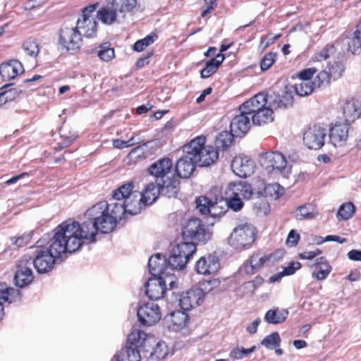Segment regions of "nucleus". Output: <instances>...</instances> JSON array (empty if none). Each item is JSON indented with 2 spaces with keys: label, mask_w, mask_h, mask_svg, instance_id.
Masks as SVG:
<instances>
[{
  "label": "nucleus",
  "mask_w": 361,
  "mask_h": 361,
  "mask_svg": "<svg viewBox=\"0 0 361 361\" xmlns=\"http://www.w3.org/2000/svg\"><path fill=\"white\" fill-rule=\"evenodd\" d=\"M184 152L193 155L195 162L201 167L209 166L219 159L218 150L212 145H206V137L204 135L197 136L185 145Z\"/></svg>",
  "instance_id": "obj_4"
},
{
  "label": "nucleus",
  "mask_w": 361,
  "mask_h": 361,
  "mask_svg": "<svg viewBox=\"0 0 361 361\" xmlns=\"http://www.w3.org/2000/svg\"><path fill=\"white\" fill-rule=\"evenodd\" d=\"M226 195H233L242 200H250L253 195L252 185L244 181L231 183L228 185Z\"/></svg>",
  "instance_id": "obj_25"
},
{
  "label": "nucleus",
  "mask_w": 361,
  "mask_h": 361,
  "mask_svg": "<svg viewBox=\"0 0 361 361\" xmlns=\"http://www.w3.org/2000/svg\"><path fill=\"white\" fill-rule=\"evenodd\" d=\"M196 250L197 247L193 243L183 241L176 244L167 259L169 267L176 270L184 269Z\"/></svg>",
  "instance_id": "obj_8"
},
{
  "label": "nucleus",
  "mask_w": 361,
  "mask_h": 361,
  "mask_svg": "<svg viewBox=\"0 0 361 361\" xmlns=\"http://www.w3.org/2000/svg\"><path fill=\"white\" fill-rule=\"evenodd\" d=\"M315 266L319 269L312 273V277L319 281L324 280L332 271V267L325 257H320L316 259Z\"/></svg>",
  "instance_id": "obj_30"
},
{
  "label": "nucleus",
  "mask_w": 361,
  "mask_h": 361,
  "mask_svg": "<svg viewBox=\"0 0 361 361\" xmlns=\"http://www.w3.org/2000/svg\"><path fill=\"white\" fill-rule=\"evenodd\" d=\"M300 235L295 230L292 229L290 231L287 239L286 245L288 246L294 247L296 246L299 242Z\"/></svg>",
  "instance_id": "obj_64"
},
{
  "label": "nucleus",
  "mask_w": 361,
  "mask_h": 361,
  "mask_svg": "<svg viewBox=\"0 0 361 361\" xmlns=\"http://www.w3.org/2000/svg\"><path fill=\"white\" fill-rule=\"evenodd\" d=\"M157 39V34L152 32L147 35L145 37L137 40L133 46V49L135 51L141 52L144 51L147 47L152 44Z\"/></svg>",
  "instance_id": "obj_43"
},
{
  "label": "nucleus",
  "mask_w": 361,
  "mask_h": 361,
  "mask_svg": "<svg viewBox=\"0 0 361 361\" xmlns=\"http://www.w3.org/2000/svg\"><path fill=\"white\" fill-rule=\"evenodd\" d=\"M167 259L161 254H156L151 256L148 261L149 271L153 277H161L166 276H174L166 272Z\"/></svg>",
  "instance_id": "obj_24"
},
{
  "label": "nucleus",
  "mask_w": 361,
  "mask_h": 361,
  "mask_svg": "<svg viewBox=\"0 0 361 361\" xmlns=\"http://www.w3.org/2000/svg\"><path fill=\"white\" fill-rule=\"evenodd\" d=\"M331 79H332V78L331 77L328 71H322L317 74L313 82H314L315 86L319 87L322 86L329 85L330 83Z\"/></svg>",
  "instance_id": "obj_57"
},
{
  "label": "nucleus",
  "mask_w": 361,
  "mask_h": 361,
  "mask_svg": "<svg viewBox=\"0 0 361 361\" xmlns=\"http://www.w3.org/2000/svg\"><path fill=\"white\" fill-rule=\"evenodd\" d=\"M344 122H353L361 116V106L359 102L353 98L346 99L342 104Z\"/></svg>",
  "instance_id": "obj_26"
},
{
  "label": "nucleus",
  "mask_w": 361,
  "mask_h": 361,
  "mask_svg": "<svg viewBox=\"0 0 361 361\" xmlns=\"http://www.w3.org/2000/svg\"><path fill=\"white\" fill-rule=\"evenodd\" d=\"M99 7V3L95 2L82 8L81 17L78 19L75 25L82 36L87 38H94L97 36L98 23L94 17V14Z\"/></svg>",
  "instance_id": "obj_6"
},
{
  "label": "nucleus",
  "mask_w": 361,
  "mask_h": 361,
  "mask_svg": "<svg viewBox=\"0 0 361 361\" xmlns=\"http://www.w3.org/2000/svg\"><path fill=\"white\" fill-rule=\"evenodd\" d=\"M355 212L353 203L349 202L342 204L337 212L336 217L338 221H345L353 217Z\"/></svg>",
  "instance_id": "obj_44"
},
{
  "label": "nucleus",
  "mask_w": 361,
  "mask_h": 361,
  "mask_svg": "<svg viewBox=\"0 0 361 361\" xmlns=\"http://www.w3.org/2000/svg\"><path fill=\"white\" fill-rule=\"evenodd\" d=\"M169 319L174 331H178L184 328L188 322L190 317L188 314L181 310L173 311L169 314Z\"/></svg>",
  "instance_id": "obj_31"
},
{
  "label": "nucleus",
  "mask_w": 361,
  "mask_h": 361,
  "mask_svg": "<svg viewBox=\"0 0 361 361\" xmlns=\"http://www.w3.org/2000/svg\"><path fill=\"white\" fill-rule=\"evenodd\" d=\"M182 237L184 242L193 243L195 246L198 243H205L210 234L202 221L198 218L188 219L182 228Z\"/></svg>",
  "instance_id": "obj_7"
},
{
  "label": "nucleus",
  "mask_w": 361,
  "mask_h": 361,
  "mask_svg": "<svg viewBox=\"0 0 361 361\" xmlns=\"http://www.w3.org/2000/svg\"><path fill=\"white\" fill-rule=\"evenodd\" d=\"M276 54L274 52L267 53L260 61V68L262 71L269 70L276 60Z\"/></svg>",
  "instance_id": "obj_55"
},
{
  "label": "nucleus",
  "mask_w": 361,
  "mask_h": 361,
  "mask_svg": "<svg viewBox=\"0 0 361 361\" xmlns=\"http://www.w3.org/2000/svg\"><path fill=\"white\" fill-rule=\"evenodd\" d=\"M255 164L248 156L239 154L232 160L231 169L240 178H247L254 173Z\"/></svg>",
  "instance_id": "obj_16"
},
{
  "label": "nucleus",
  "mask_w": 361,
  "mask_h": 361,
  "mask_svg": "<svg viewBox=\"0 0 361 361\" xmlns=\"http://www.w3.org/2000/svg\"><path fill=\"white\" fill-rule=\"evenodd\" d=\"M113 146L117 149H123L130 147L136 144L134 142V137H130L128 140L124 141L121 139H114L112 141Z\"/></svg>",
  "instance_id": "obj_60"
},
{
  "label": "nucleus",
  "mask_w": 361,
  "mask_h": 361,
  "mask_svg": "<svg viewBox=\"0 0 361 361\" xmlns=\"http://www.w3.org/2000/svg\"><path fill=\"white\" fill-rule=\"evenodd\" d=\"M272 109L266 105L252 116V122L258 126L271 122L274 119Z\"/></svg>",
  "instance_id": "obj_33"
},
{
  "label": "nucleus",
  "mask_w": 361,
  "mask_h": 361,
  "mask_svg": "<svg viewBox=\"0 0 361 361\" xmlns=\"http://www.w3.org/2000/svg\"><path fill=\"white\" fill-rule=\"evenodd\" d=\"M110 4L121 14L132 13L137 6V0H109Z\"/></svg>",
  "instance_id": "obj_34"
},
{
  "label": "nucleus",
  "mask_w": 361,
  "mask_h": 361,
  "mask_svg": "<svg viewBox=\"0 0 361 361\" xmlns=\"http://www.w3.org/2000/svg\"><path fill=\"white\" fill-rule=\"evenodd\" d=\"M233 133L228 131H223L220 133L215 140V148L216 149L226 150L233 142Z\"/></svg>",
  "instance_id": "obj_36"
},
{
  "label": "nucleus",
  "mask_w": 361,
  "mask_h": 361,
  "mask_svg": "<svg viewBox=\"0 0 361 361\" xmlns=\"http://www.w3.org/2000/svg\"><path fill=\"white\" fill-rule=\"evenodd\" d=\"M118 361H140L141 357L137 348L126 346L117 355Z\"/></svg>",
  "instance_id": "obj_39"
},
{
  "label": "nucleus",
  "mask_w": 361,
  "mask_h": 361,
  "mask_svg": "<svg viewBox=\"0 0 361 361\" xmlns=\"http://www.w3.org/2000/svg\"><path fill=\"white\" fill-rule=\"evenodd\" d=\"M96 238L82 224L68 219L59 224L47 236L37 242L35 257L32 265L39 274L50 272L54 267L56 259L66 252L73 253L86 243H94Z\"/></svg>",
  "instance_id": "obj_1"
},
{
  "label": "nucleus",
  "mask_w": 361,
  "mask_h": 361,
  "mask_svg": "<svg viewBox=\"0 0 361 361\" xmlns=\"http://www.w3.org/2000/svg\"><path fill=\"white\" fill-rule=\"evenodd\" d=\"M219 257L209 254L202 257L195 264L196 271L202 275H210L216 273L220 269Z\"/></svg>",
  "instance_id": "obj_20"
},
{
  "label": "nucleus",
  "mask_w": 361,
  "mask_h": 361,
  "mask_svg": "<svg viewBox=\"0 0 361 361\" xmlns=\"http://www.w3.org/2000/svg\"><path fill=\"white\" fill-rule=\"evenodd\" d=\"M350 124L349 123L337 122L330 129L329 138L331 142L336 147H341L346 145Z\"/></svg>",
  "instance_id": "obj_18"
},
{
  "label": "nucleus",
  "mask_w": 361,
  "mask_h": 361,
  "mask_svg": "<svg viewBox=\"0 0 361 361\" xmlns=\"http://www.w3.org/2000/svg\"><path fill=\"white\" fill-rule=\"evenodd\" d=\"M97 49V56L102 61L109 62L115 58V50L110 42L102 43L99 45Z\"/></svg>",
  "instance_id": "obj_37"
},
{
  "label": "nucleus",
  "mask_w": 361,
  "mask_h": 361,
  "mask_svg": "<svg viewBox=\"0 0 361 361\" xmlns=\"http://www.w3.org/2000/svg\"><path fill=\"white\" fill-rule=\"evenodd\" d=\"M281 37V34L272 35L271 34L262 37L261 44H263L264 48L266 49L268 47L272 45L275 42Z\"/></svg>",
  "instance_id": "obj_63"
},
{
  "label": "nucleus",
  "mask_w": 361,
  "mask_h": 361,
  "mask_svg": "<svg viewBox=\"0 0 361 361\" xmlns=\"http://www.w3.org/2000/svg\"><path fill=\"white\" fill-rule=\"evenodd\" d=\"M216 192H219V190L217 189L212 190L208 195L201 196L196 199L197 208L201 214H208V212H210L209 207L212 204L213 194Z\"/></svg>",
  "instance_id": "obj_38"
},
{
  "label": "nucleus",
  "mask_w": 361,
  "mask_h": 361,
  "mask_svg": "<svg viewBox=\"0 0 361 361\" xmlns=\"http://www.w3.org/2000/svg\"><path fill=\"white\" fill-rule=\"evenodd\" d=\"M20 299V293L18 290L8 286L6 283H0V300L8 304ZM5 315L4 306L0 302V321Z\"/></svg>",
  "instance_id": "obj_28"
},
{
  "label": "nucleus",
  "mask_w": 361,
  "mask_h": 361,
  "mask_svg": "<svg viewBox=\"0 0 361 361\" xmlns=\"http://www.w3.org/2000/svg\"><path fill=\"white\" fill-rule=\"evenodd\" d=\"M137 314L140 323L149 326L156 324L161 317L160 307L153 302L141 305Z\"/></svg>",
  "instance_id": "obj_15"
},
{
  "label": "nucleus",
  "mask_w": 361,
  "mask_h": 361,
  "mask_svg": "<svg viewBox=\"0 0 361 361\" xmlns=\"http://www.w3.org/2000/svg\"><path fill=\"white\" fill-rule=\"evenodd\" d=\"M192 157L193 155L185 152V154L177 161L175 172L178 178H188L192 174L197 165Z\"/></svg>",
  "instance_id": "obj_21"
},
{
  "label": "nucleus",
  "mask_w": 361,
  "mask_h": 361,
  "mask_svg": "<svg viewBox=\"0 0 361 361\" xmlns=\"http://www.w3.org/2000/svg\"><path fill=\"white\" fill-rule=\"evenodd\" d=\"M130 160L137 161L139 159H145L144 152L141 147L138 146L133 148L128 155Z\"/></svg>",
  "instance_id": "obj_62"
},
{
  "label": "nucleus",
  "mask_w": 361,
  "mask_h": 361,
  "mask_svg": "<svg viewBox=\"0 0 361 361\" xmlns=\"http://www.w3.org/2000/svg\"><path fill=\"white\" fill-rule=\"evenodd\" d=\"M288 316V311L279 308L268 310L264 315V320L268 324H279L284 322Z\"/></svg>",
  "instance_id": "obj_32"
},
{
  "label": "nucleus",
  "mask_w": 361,
  "mask_h": 361,
  "mask_svg": "<svg viewBox=\"0 0 361 361\" xmlns=\"http://www.w3.org/2000/svg\"><path fill=\"white\" fill-rule=\"evenodd\" d=\"M274 262L273 255H264L261 252L253 253L241 267V271L251 276L259 271L264 266H271Z\"/></svg>",
  "instance_id": "obj_13"
},
{
  "label": "nucleus",
  "mask_w": 361,
  "mask_h": 361,
  "mask_svg": "<svg viewBox=\"0 0 361 361\" xmlns=\"http://www.w3.org/2000/svg\"><path fill=\"white\" fill-rule=\"evenodd\" d=\"M345 70V67L341 61H334L328 64V72L334 80L341 78Z\"/></svg>",
  "instance_id": "obj_49"
},
{
  "label": "nucleus",
  "mask_w": 361,
  "mask_h": 361,
  "mask_svg": "<svg viewBox=\"0 0 361 361\" xmlns=\"http://www.w3.org/2000/svg\"><path fill=\"white\" fill-rule=\"evenodd\" d=\"M205 7L202 8L201 17L204 18L217 7V0H204Z\"/></svg>",
  "instance_id": "obj_61"
},
{
  "label": "nucleus",
  "mask_w": 361,
  "mask_h": 361,
  "mask_svg": "<svg viewBox=\"0 0 361 361\" xmlns=\"http://www.w3.org/2000/svg\"><path fill=\"white\" fill-rule=\"evenodd\" d=\"M255 349H256V347L255 345L252 346L250 348H236L233 349L230 352L229 357L233 360H241L243 357H247L250 353L254 352L255 350Z\"/></svg>",
  "instance_id": "obj_53"
},
{
  "label": "nucleus",
  "mask_w": 361,
  "mask_h": 361,
  "mask_svg": "<svg viewBox=\"0 0 361 361\" xmlns=\"http://www.w3.org/2000/svg\"><path fill=\"white\" fill-rule=\"evenodd\" d=\"M317 68L314 67L305 68L299 72L297 75V77L300 80V81L311 80V78L317 73Z\"/></svg>",
  "instance_id": "obj_59"
},
{
  "label": "nucleus",
  "mask_w": 361,
  "mask_h": 361,
  "mask_svg": "<svg viewBox=\"0 0 361 361\" xmlns=\"http://www.w3.org/2000/svg\"><path fill=\"white\" fill-rule=\"evenodd\" d=\"M133 181L123 184L113 192V197L117 200H123V203H108L99 202L85 212L87 221L82 224L96 238L98 231L109 233L113 231L126 212L130 214L139 213V191L134 190Z\"/></svg>",
  "instance_id": "obj_2"
},
{
  "label": "nucleus",
  "mask_w": 361,
  "mask_h": 361,
  "mask_svg": "<svg viewBox=\"0 0 361 361\" xmlns=\"http://www.w3.org/2000/svg\"><path fill=\"white\" fill-rule=\"evenodd\" d=\"M96 11L97 18L104 25H111L117 21L118 11L109 1L107 5L98 8Z\"/></svg>",
  "instance_id": "obj_29"
},
{
  "label": "nucleus",
  "mask_w": 361,
  "mask_h": 361,
  "mask_svg": "<svg viewBox=\"0 0 361 361\" xmlns=\"http://www.w3.org/2000/svg\"><path fill=\"white\" fill-rule=\"evenodd\" d=\"M160 194L163 195V191L161 186L159 185L158 183L151 182L145 185L142 191L141 192H139L140 196L137 200L139 213L146 206L150 205L155 202Z\"/></svg>",
  "instance_id": "obj_17"
},
{
  "label": "nucleus",
  "mask_w": 361,
  "mask_h": 361,
  "mask_svg": "<svg viewBox=\"0 0 361 361\" xmlns=\"http://www.w3.org/2000/svg\"><path fill=\"white\" fill-rule=\"evenodd\" d=\"M267 104V95L263 92L258 93L240 106V111L252 116L257 111L264 107Z\"/></svg>",
  "instance_id": "obj_23"
},
{
  "label": "nucleus",
  "mask_w": 361,
  "mask_h": 361,
  "mask_svg": "<svg viewBox=\"0 0 361 361\" xmlns=\"http://www.w3.org/2000/svg\"><path fill=\"white\" fill-rule=\"evenodd\" d=\"M32 266V257L29 255H24L18 259L14 277L17 286L23 288L32 282L34 275Z\"/></svg>",
  "instance_id": "obj_12"
},
{
  "label": "nucleus",
  "mask_w": 361,
  "mask_h": 361,
  "mask_svg": "<svg viewBox=\"0 0 361 361\" xmlns=\"http://www.w3.org/2000/svg\"><path fill=\"white\" fill-rule=\"evenodd\" d=\"M348 51L352 54H358L361 52V37L353 33V37L348 44Z\"/></svg>",
  "instance_id": "obj_54"
},
{
  "label": "nucleus",
  "mask_w": 361,
  "mask_h": 361,
  "mask_svg": "<svg viewBox=\"0 0 361 361\" xmlns=\"http://www.w3.org/2000/svg\"><path fill=\"white\" fill-rule=\"evenodd\" d=\"M170 158L159 159L147 169V172L154 176L159 185L162 188L163 195L167 197H176L179 190L180 182L173 167Z\"/></svg>",
  "instance_id": "obj_3"
},
{
  "label": "nucleus",
  "mask_w": 361,
  "mask_h": 361,
  "mask_svg": "<svg viewBox=\"0 0 361 361\" xmlns=\"http://www.w3.org/2000/svg\"><path fill=\"white\" fill-rule=\"evenodd\" d=\"M204 295L199 287H193L183 293L179 299L180 306L185 311L199 306L204 300Z\"/></svg>",
  "instance_id": "obj_19"
},
{
  "label": "nucleus",
  "mask_w": 361,
  "mask_h": 361,
  "mask_svg": "<svg viewBox=\"0 0 361 361\" xmlns=\"http://www.w3.org/2000/svg\"><path fill=\"white\" fill-rule=\"evenodd\" d=\"M213 195V201L212 205H210V212H208V214L214 217L221 216L225 212L224 206L222 205L225 203L224 200L220 191L216 192Z\"/></svg>",
  "instance_id": "obj_35"
},
{
  "label": "nucleus",
  "mask_w": 361,
  "mask_h": 361,
  "mask_svg": "<svg viewBox=\"0 0 361 361\" xmlns=\"http://www.w3.org/2000/svg\"><path fill=\"white\" fill-rule=\"evenodd\" d=\"M326 135V130L324 127L320 125H313L303 133L304 145L310 149H319L324 145Z\"/></svg>",
  "instance_id": "obj_14"
},
{
  "label": "nucleus",
  "mask_w": 361,
  "mask_h": 361,
  "mask_svg": "<svg viewBox=\"0 0 361 361\" xmlns=\"http://www.w3.org/2000/svg\"><path fill=\"white\" fill-rule=\"evenodd\" d=\"M281 338L278 332H274L267 336L262 341L261 344L269 349H273L280 345Z\"/></svg>",
  "instance_id": "obj_51"
},
{
  "label": "nucleus",
  "mask_w": 361,
  "mask_h": 361,
  "mask_svg": "<svg viewBox=\"0 0 361 361\" xmlns=\"http://www.w3.org/2000/svg\"><path fill=\"white\" fill-rule=\"evenodd\" d=\"M231 130L235 136L242 137L245 135L250 129V116L240 111L239 115L235 116L230 123Z\"/></svg>",
  "instance_id": "obj_27"
},
{
  "label": "nucleus",
  "mask_w": 361,
  "mask_h": 361,
  "mask_svg": "<svg viewBox=\"0 0 361 361\" xmlns=\"http://www.w3.org/2000/svg\"><path fill=\"white\" fill-rule=\"evenodd\" d=\"M23 48L28 56L33 58H36L39 52V43L34 38L26 39L23 44Z\"/></svg>",
  "instance_id": "obj_50"
},
{
  "label": "nucleus",
  "mask_w": 361,
  "mask_h": 361,
  "mask_svg": "<svg viewBox=\"0 0 361 361\" xmlns=\"http://www.w3.org/2000/svg\"><path fill=\"white\" fill-rule=\"evenodd\" d=\"M221 285V280L218 278L212 279L209 280H203L200 283V288L202 290L204 295L205 293L212 291L214 289L217 288Z\"/></svg>",
  "instance_id": "obj_52"
},
{
  "label": "nucleus",
  "mask_w": 361,
  "mask_h": 361,
  "mask_svg": "<svg viewBox=\"0 0 361 361\" xmlns=\"http://www.w3.org/2000/svg\"><path fill=\"white\" fill-rule=\"evenodd\" d=\"M293 101L292 92L285 90L281 94H279L276 97L274 102L276 108L287 109L293 106Z\"/></svg>",
  "instance_id": "obj_40"
},
{
  "label": "nucleus",
  "mask_w": 361,
  "mask_h": 361,
  "mask_svg": "<svg viewBox=\"0 0 361 361\" xmlns=\"http://www.w3.org/2000/svg\"><path fill=\"white\" fill-rule=\"evenodd\" d=\"M336 51L335 46L333 43L326 44L322 49L317 50L312 56V60L314 62H320L328 59L331 55Z\"/></svg>",
  "instance_id": "obj_41"
},
{
  "label": "nucleus",
  "mask_w": 361,
  "mask_h": 361,
  "mask_svg": "<svg viewBox=\"0 0 361 361\" xmlns=\"http://www.w3.org/2000/svg\"><path fill=\"white\" fill-rule=\"evenodd\" d=\"M294 216L298 220L312 219L316 216L313 207L309 204L298 207Z\"/></svg>",
  "instance_id": "obj_45"
},
{
  "label": "nucleus",
  "mask_w": 361,
  "mask_h": 361,
  "mask_svg": "<svg viewBox=\"0 0 361 361\" xmlns=\"http://www.w3.org/2000/svg\"><path fill=\"white\" fill-rule=\"evenodd\" d=\"M59 42L67 50H78L82 45V34L75 26L64 25L60 30Z\"/></svg>",
  "instance_id": "obj_11"
},
{
  "label": "nucleus",
  "mask_w": 361,
  "mask_h": 361,
  "mask_svg": "<svg viewBox=\"0 0 361 361\" xmlns=\"http://www.w3.org/2000/svg\"><path fill=\"white\" fill-rule=\"evenodd\" d=\"M264 191L266 197L274 200L279 199L285 192L283 187L276 183L268 184Z\"/></svg>",
  "instance_id": "obj_46"
},
{
  "label": "nucleus",
  "mask_w": 361,
  "mask_h": 361,
  "mask_svg": "<svg viewBox=\"0 0 361 361\" xmlns=\"http://www.w3.org/2000/svg\"><path fill=\"white\" fill-rule=\"evenodd\" d=\"M221 66V62L216 59H211L206 62L204 67L200 71V75L202 78H208L214 75Z\"/></svg>",
  "instance_id": "obj_48"
},
{
  "label": "nucleus",
  "mask_w": 361,
  "mask_h": 361,
  "mask_svg": "<svg viewBox=\"0 0 361 361\" xmlns=\"http://www.w3.org/2000/svg\"><path fill=\"white\" fill-rule=\"evenodd\" d=\"M21 62L16 59L10 60L0 65V75L5 81H9L24 73Z\"/></svg>",
  "instance_id": "obj_22"
},
{
  "label": "nucleus",
  "mask_w": 361,
  "mask_h": 361,
  "mask_svg": "<svg viewBox=\"0 0 361 361\" xmlns=\"http://www.w3.org/2000/svg\"><path fill=\"white\" fill-rule=\"evenodd\" d=\"M259 163L268 173H281L287 165L286 157L277 151H269L259 155Z\"/></svg>",
  "instance_id": "obj_10"
},
{
  "label": "nucleus",
  "mask_w": 361,
  "mask_h": 361,
  "mask_svg": "<svg viewBox=\"0 0 361 361\" xmlns=\"http://www.w3.org/2000/svg\"><path fill=\"white\" fill-rule=\"evenodd\" d=\"M145 338L146 334L143 331L134 330L128 335V341L130 344L129 346L138 348L142 345Z\"/></svg>",
  "instance_id": "obj_47"
},
{
  "label": "nucleus",
  "mask_w": 361,
  "mask_h": 361,
  "mask_svg": "<svg viewBox=\"0 0 361 361\" xmlns=\"http://www.w3.org/2000/svg\"><path fill=\"white\" fill-rule=\"evenodd\" d=\"M226 204L235 212L240 211L244 205L243 200L233 195H226Z\"/></svg>",
  "instance_id": "obj_56"
},
{
  "label": "nucleus",
  "mask_w": 361,
  "mask_h": 361,
  "mask_svg": "<svg viewBox=\"0 0 361 361\" xmlns=\"http://www.w3.org/2000/svg\"><path fill=\"white\" fill-rule=\"evenodd\" d=\"M168 354V348L165 343H158L152 352L157 359H164Z\"/></svg>",
  "instance_id": "obj_58"
},
{
  "label": "nucleus",
  "mask_w": 361,
  "mask_h": 361,
  "mask_svg": "<svg viewBox=\"0 0 361 361\" xmlns=\"http://www.w3.org/2000/svg\"><path fill=\"white\" fill-rule=\"evenodd\" d=\"M172 290L177 286V279L175 276L166 277H152L145 283V293L152 300H157L164 298L166 290V284Z\"/></svg>",
  "instance_id": "obj_9"
},
{
  "label": "nucleus",
  "mask_w": 361,
  "mask_h": 361,
  "mask_svg": "<svg viewBox=\"0 0 361 361\" xmlns=\"http://www.w3.org/2000/svg\"><path fill=\"white\" fill-rule=\"evenodd\" d=\"M256 228L249 222L238 224L231 231L228 244L235 250H242L249 248L255 241Z\"/></svg>",
  "instance_id": "obj_5"
},
{
  "label": "nucleus",
  "mask_w": 361,
  "mask_h": 361,
  "mask_svg": "<svg viewBox=\"0 0 361 361\" xmlns=\"http://www.w3.org/2000/svg\"><path fill=\"white\" fill-rule=\"evenodd\" d=\"M314 87V82L312 80H301L294 85V90L295 93L300 97L311 94L313 92Z\"/></svg>",
  "instance_id": "obj_42"
}]
</instances>
